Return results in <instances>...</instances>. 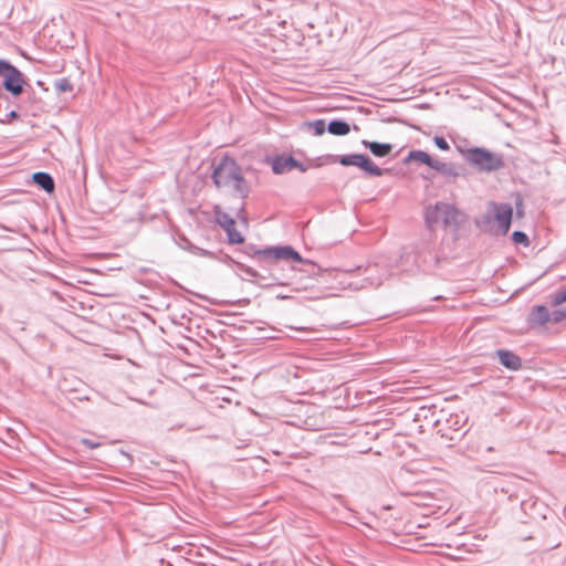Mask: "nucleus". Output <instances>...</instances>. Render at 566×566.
<instances>
[{
	"label": "nucleus",
	"instance_id": "f257e3e1",
	"mask_svg": "<svg viewBox=\"0 0 566 566\" xmlns=\"http://www.w3.org/2000/svg\"><path fill=\"white\" fill-rule=\"evenodd\" d=\"M211 179L218 189H229L234 197L245 199L250 193V186L242 168L229 155L222 156L214 165Z\"/></svg>",
	"mask_w": 566,
	"mask_h": 566
},
{
	"label": "nucleus",
	"instance_id": "f03ea898",
	"mask_svg": "<svg viewBox=\"0 0 566 566\" xmlns=\"http://www.w3.org/2000/svg\"><path fill=\"white\" fill-rule=\"evenodd\" d=\"M465 213L453 203L437 201L424 208L423 219L428 229L433 230L441 223L444 230L457 234L465 222Z\"/></svg>",
	"mask_w": 566,
	"mask_h": 566
},
{
	"label": "nucleus",
	"instance_id": "7ed1b4c3",
	"mask_svg": "<svg viewBox=\"0 0 566 566\" xmlns=\"http://www.w3.org/2000/svg\"><path fill=\"white\" fill-rule=\"evenodd\" d=\"M455 148L467 164L478 172L491 174L505 167L504 156L501 153H494L480 146L465 148L457 145Z\"/></svg>",
	"mask_w": 566,
	"mask_h": 566
},
{
	"label": "nucleus",
	"instance_id": "20e7f679",
	"mask_svg": "<svg viewBox=\"0 0 566 566\" xmlns=\"http://www.w3.org/2000/svg\"><path fill=\"white\" fill-rule=\"evenodd\" d=\"M242 252L258 261V263H264L269 266H279L281 260L294 261L297 263H306L302 255L291 245H277L268 247L264 249H258L254 244H245Z\"/></svg>",
	"mask_w": 566,
	"mask_h": 566
},
{
	"label": "nucleus",
	"instance_id": "39448f33",
	"mask_svg": "<svg viewBox=\"0 0 566 566\" xmlns=\"http://www.w3.org/2000/svg\"><path fill=\"white\" fill-rule=\"evenodd\" d=\"M513 208L510 203H501L490 201L488 211L481 217L476 218L474 223L483 232H493V222L495 221L501 230V234L505 235L512 224Z\"/></svg>",
	"mask_w": 566,
	"mask_h": 566
},
{
	"label": "nucleus",
	"instance_id": "423d86ee",
	"mask_svg": "<svg viewBox=\"0 0 566 566\" xmlns=\"http://www.w3.org/2000/svg\"><path fill=\"white\" fill-rule=\"evenodd\" d=\"M28 85L24 74L9 60L0 59V87L12 97H19Z\"/></svg>",
	"mask_w": 566,
	"mask_h": 566
},
{
	"label": "nucleus",
	"instance_id": "0eeeda50",
	"mask_svg": "<svg viewBox=\"0 0 566 566\" xmlns=\"http://www.w3.org/2000/svg\"><path fill=\"white\" fill-rule=\"evenodd\" d=\"M235 266L241 272L249 276V281L259 284L260 286H273V285H285L284 277L279 274L277 266H269L264 263H259L263 272H259L255 269L248 266L241 262L234 261Z\"/></svg>",
	"mask_w": 566,
	"mask_h": 566
},
{
	"label": "nucleus",
	"instance_id": "6e6552de",
	"mask_svg": "<svg viewBox=\"0 0 566 566\" xmlns=\"http://www.w3.org/2000/svg\"><path fill=\"white\" fill-rule=\"evenodd\" d=\"M336 163L342 166H355L361 169L366 175L373 177H381L387 169H382L374 164L370 157L366 154H348V155H338L335 159Z\"/></svg>",
	"mask_w": 566,
	"mask_h": 566
},
{
	"label": "nucleus",
	"instance_id": "1a4fd4ad",
	"mask_svg": "<svg viewBox=\"0 0 566 566\" xmlns=\"http://www.w3.org/2000/svg\"><path fill=\"white\" fill-rule=\"evenodd\" d=\"M433 170L443 177L446 184H455L458 179L468 180L471 176L464 164L455 161L438 160Z\"/></svg>",
	"mask_w": 566,
	"mask_h": 566
},
{
	"label": "nucleus",
	"instance_id": "9d476101",
	"mask_svg": "<svg viewBox=\"0 0 566 566\" xmlns=\"http://www.w3.org/2000/svg\"><path fill=\"white\" fill-rule=\"evenodd\" d=\"M296 158L292 155H276L272 161V171L275 175L286 174L293 170V166H296Z\"/></svg>",
	"mask_w": 566,
	"mask_h": 566
},
{
	"label": "nucleus",
	"instance_id": "9b49d317",
	"mask_svg": "<svg viewBox=\"0 0 566 566\" xmlns=\"http://www.w3.org/2000/svg\"><path fill=\"white\" fill-rule=\"evenodd\" d=\"M496 356L502 366L510 370H520L522 368V359L518 355L510 349H497Z\"/></svg>",
	"mask_w": 566,
	"mask_h": 566
},
{
	"label": "nucleus",
	"instance_id": "f8f14e48",
	"mask_svg": "<svg viewBox=\"0 0 566 566\" xmlns=\"http://www.w3.org/2000/svg\"><path fill=\"white\" fill-rule=\"evenodd\" d=\"M527 322L530 325L543 326L551 322V312L545 305H535L528 314Z\"/></svg>",
	"mask_w": 566,
	"mask_h": 566
},
{
	"label": "nucleus",
	"instance_id": "ddd939ff",
	"mask_svg": "<svg viewBox=\"0 0 566 566\" xmlns=\"http://www.w3.org/2000/svg\"><path fill=\"white\" fill-rule=\"evenodd\" d=\"M410 161H417L434 169L438 159H434L424 150L413 149L408 153L407 157L403 159V164H409Z\"/></svg>",
	"mask_w": 566,
	"mask_h": 566
},
{
	"label": "nucleus",
	"instance_id": "4468645a",
	"mask_svg": "<svg viewBox=\"0 0 566 566\" xmlns=\"http://www.w3.org/2000/svg\"><path fill=\"white\" fill-rule=\"evenodd\" d=\"M361 145L368 149L375 157L384 158L390 155L394 149V145L390 143H379L370 140H361Z\"/></svg>",
	"mask_w": 566,
	"mask_h": 566
},
{
	"label": "nucleus",
	"instance_id": "2eb2a0df",
	"mask_svg": "<svg viewBox=\"0 0 566 566\" xmlns=\"http://www.w3.org/2000/svg\"><path fill=\"white\" fill-rule=\"evenodd\" d=\"M32 181L46 193H52L55 189L53 177L45 171H36L32 175Z\"/></svg>",
	"mask_w": 566,
	"mask_h": 566
},
{
	"label": "nucleus",
	"instance_id": "dca6fc26",
	"mask_svg": "<svg viewBox=\"0 0 566 566\" xmlns=\"http://www.w3.org/2000/svg\"><path fill=\"white\" fill-rule=\"evenodd\" d=\"M176 243L184 250L198 256H212V253L206 249L195 245L186 235L179 234Z\"/></svg>",
	"mask_w": 566,
	"mask_h": 566
},
{
	"label": "nucleus",
	"instance_id": "f3484780",
	"mask_svg": "<svg viewBox=\"0 0 566 566\" xmlns=\"http://www.w3.org/2000/svg\"><path fill=\"white\" fill-rule=\"evenodd\" d=\"M327 132L335 136H345L350 132V126L345 119L334 118L327 124Z\"/></svg>",
	"mask_w": 566,
	"mask_h": 566
},
{
	"label": "nucleus",
	"instance_id": "a211bd4d",
	"mask_svg": "<svg viewBox=\"0 0 566 566\" xmlns=\"http://www.w3.org/2000/svg\"><path fill=\"white\" fill-rule=\"evenodd\" d=\"M214 220L224 231L235 226L234 219L220 207L214 208Z\"/></svg>",
	"mask_w": 566,
	"mask_h": 566
},
{
	"label": "nucleus",
	"instance_id": "6ab92c4d",
	"mask_svg": "<svg viewBox=\"0 0 566 566\" xmlns=\"http://www.w3.org/2000/svg\"><path fill=\"white\" fill-rule=\"evenodd\" d=\"M305 125L311 127L316 136H321L327 130V124L325 119L322 118L313 122H306Z\"/></svg>",
	"mask_w": 566,
	"mask_h": 566
},
{
	"label": "nucleus",
	"instance_id": "aec40b11",
	"mask_svg": "<svg viewBox=\"0 0 566 566\" xmlns=\"http://www.w3.org/2000/svg\"><path fill=\"white\" fill-rule=\"evenodd\" d=\"M54 87L57 93H67L73 91V84L67 77H61L55 80Z\"/></svg>",
	"mask_w": 566,
	"mask_h": 566
},
{
	"label": "nucleus",
	"instance_id": "412c9836",
	"mask_svg": "<svg viewBox=\"0 0 566 566\" xmlns=\"http://www.w3.org/2000/svg\"><path fill=\"white\" fill-rule=\"evenodd\" d=\"M230 244H240L244 242V237L235 229V226L226 231Z\"/></svg>",
	"mask_w": 566,
	"mask_h": 566
},
{
	"label": "nucleus",
	"instance_id": "4be33fe9",
	"mask_svg": "<svg viewBox=\"0 0 566 566\" xmlns=\"http://www.w3.org/2000/svg\"><path fill=\"white\" fill-rule=\"evenodd\" d=\"M511 239L515 244H521L525 248H527L531 244L528 235L524 231H521V230L514 231L511 235Z\"/></svg>",
	"mask_w": 566,
	"mask_h": 566
},
{
	"label": "nucleus",
	"instance_id": "5701e85b",
	"mask_svg": "<svg viewBox=\"0 0 566 566\" xmlns=\"http://www.w3.org/2000/svg\"><path fill=\"white\" fill-rule=\"evenodd\" d=\"M566 302V286L560 287L551 295V305L557 306Z\"/></svg>",
	"mask_w": 566,
	"mask_h": 566
},
{
	"label": "nucleus",
	"instance_id": "b1692460",
	"mask_svg": "<svg viewBox=\"0 0 566 566\" xmlns=\"http://www.w3.org/2000/svg\"><path fill=\"white\" fill-rule=\"evenodd\" d=\"M566 318V307L557 308L551 312V322L560 323Z\"/></svg>",
	"mask_w": 566,
	"mask_h": 566
},
{
	"label": "nucleus",
	"instance_id": "393cba45",
	"mask_svg": "<svg viewBox=\"0 0 566 566\" xmlns=\"http://www.w3.org/2000/svg\"><path fill=\"white\" fill-rule=\"evenodd\" d=\"M433 143L440 150L447 151L450 149V145L443 136L436 135L433 137Z\"/></svg>",
	"mask_w": 566,
	"mask_h": 566
},
{
	"label": "nucleus",
	"instance_id": "a878e982",
	"mask_svg": "<svg viewBox=\"0 0 566 566\" xmlns=\"http://www.w3.org/2000/svg\"><path fill=\"white\" fill-rule=\"evenodd\" d=\"M515 209H516V217L523 218L524 217V205H523V198L520 193L515 197Z\"/></svg>",
	"mask_w": 566,
	"mask_h": 566
},
{
	"label": "nucleus",
	"instance_id": "bb28decb",
	"mask_svg": "<svg viewBox=\"0 0 566 566\" xmlns=\"http://www.w3.org/2000/svg\"><path fill=\"white\" fill-rule=\"evenodd\" d=\"M20 118V114L12 109L4 115V117H0V124H9L11 120H15Z\"/></svg>",
	"mask_w": 566,
	"mask_h": 566
},
{
	"label": "nucleus",
	"instance_id": "cd10ccee",
	"mask_svg": "<svg viewBox=\"0 0 566 566\" xmlns=\"http://www.w3.org/2000/svg\"><path fill=\"white\" fill-rule=\"evenodd\" d=\"M81 443L85 447H87L88 449H95V448H98L101 446L99 442L93 440V439H88V438H83L81 440Z\"/></svg>",
	"mask_w": 566,
	"mask_h": 566
},
{
	"label": "nucleus",
	"instance_id": "c85d7f7f",
	"mask_svg": "<svg viewBox=\"0 0 566 566\" xmlns=\"http://www.w3.org/2000/svg\"><path fill=\"white\" fill-rule=\"evenodd\" d=\"M536 504L535 501H533L532 499H528V500H524L521 502V509L526 512L527 509H532L534 505Z\"/></svg>",
	"mask_w": 566,
	"mask_h": 566
},
{
	"label": "nucleus",
	"instance_id": "c756f323",
	"mask_svg": "<svg viewBox=\"0 0 566 566\" xmlns=\"http://www.w3.org/2000/svg\"><path fill=\"white\" fill-rule=\"evenodd\" d=\"M295 164H296V166H293V169H298L302 172H305L307 170V167L300 160L296 159Z\"/></svg>",
	"mask_w": 566,
	"mask_h": 566
}]
</instances>
